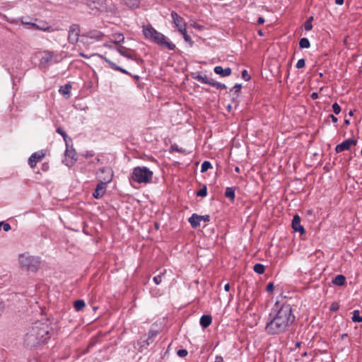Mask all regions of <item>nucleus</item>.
Instances as JSON below:
<instances>
[{
  "label": "nucleus",
  "mask_w": 362,
  "mask_h": 362,
  "mask_svg": "<svg viewBox=\"0 0 362 362\" xmlns=\"http://www.w3.org/2000/svg\"><path fill=\"white\" fill-rule=\"evenodd\" d=\"M209 82L210 83H208V84L212 86L213 87H214V84L217 83V81H215L214 79H212L211 78H209Z\"/></svg>",
  "instance_id": "603ef678"
},
{
  "label": "nucleus",
  "mask_w": 362,
  "mask_h": 362,
  "mask_svg": "<svg viewBox=\"0 0 362 362\" xmlns=\"http://www.w3.org/2000/svg\"><path fill=\"white\" fill-rule=\"evenodd\" d=\"M332 110L336 115L339 114L341 112V107L337 103H334L332 105Z\"/></svg>",
  "instance_id": "f704fd0d"
},
{
  "label": "nucleus",
  "mask_w": 362,
  "mask_h": 362,
  "mask_svg": "<svg viewBox=\"0 0 362 362\" xmlns=\"http://www.w3.org/2000/svg\"><path fill=\"white\" fill-rule=\"evenodd\" d=\"M347 336H348V335H347V334H341V339H344V338H346Z\"/></svg>",
  "instance_id": "052dcab7"
},
{
  "label": "nucleus",
  "mask_w": 362,
  "mask_h": 362,
  "mask_svg": "<svg viewBox=\"0 0 362 362\" xmlns=\"http://www.w3.org/2000/svg\"><path fill=\"white\" fill-rule=\"evenodd\" d=\"M295 320L291 306L284 304L269 314L265 330L269 334L285 332Z\"/></svg>",
  "instance_id": "f257e3e1"
},
{
  "label": "nucleus",
  "mask_w": 362,
  "mask_h": 362,
  "mask_svg": "<svg viewBox=\"0 0 362 362\" xmlns=\"http://www.w3.org/2000/svg\"><path fill=\"white\" fill-rule=\"evenodd\" d=\"M329 117L332 119V121L334 122V123H336L337 122V118L332 115H329Z\"/></svg>",
  "instance_id": "3c124183"
},
{
  "label": "nucleus",
  "mask_w": 362,
  "mask_h": 362,
  "mask_svg": "<svg viewBox=\"0 0 362 362\" xmlns=\"http://www.w3.org/2000/svg\"><path fill=\"white\" fill-rule=\"evenodd\" d=\"M274 289V284L272 283H269L267 286V291L268 292L272 291Z\"/></svg>",
  "instance_id": "c03bdc74"
},
{
  "label": "nucleus",
  "mask_w": 362,
  "mask_h": 362,
  "mask_svg": "<svg viewBox=\"0 0 362 362\" xmlns=\"http://www.w3.org/2000/svg\"><path fill=\"white\" fill-rule=\"evenodd\" d=\"M104 36L105 33L93 30L81 34L79 35V40L84 44H93L96 41L101 40Z\"/></svg>",
  "instance_id": "39448f33"
},
{
  "label": "nucleus",
  "mask_w": 362,
  "mask_h": 362,
  "mask_svg": "<svg viewBox=\"0 0 362 362\" xmlns=\"http://www.w3.org/2000/svg\"><path fill=\"white\" fill-rule=\"evenodd\" d=\"M214 87H216L217 88L220 89H226V86L225 84H223L221 83L217 82L216 83L214 84Z\"/></svg>",
  "instance_id": "ea45409f"
},
{
  "label": "nucleus",
  "mask_w": 362,
  "mask_h": 362,
  "mask_svg": "<svg viewBox=\"0 0 362 362\" xmlns=\"http://www.w3.org/2000/svg\"><path fill=\"white\" fill-rule=\"evenodd\" d=\"M202 221L204 222L209 221V216H199L196 214H193L189 218V222L194 228H197L200 225V222Z\"/></svg>",
  "instance_id": "1a4fd4ad"
},
{
  "label": "nucleus",
  "mask_w": 362,
  "mask_h": 362,
  "mask_svg": "<svg viewBox=\"0 0 362 362\" xmlns=\"http://www.w3.org/2000/svg\"><path fill=\"white\" fill-rule=\"evenodd\" d=\"M258 34H259V35H263L262 31L261 30H258Z\"/></svg>",
  "instance_id": "0e129e2a"
},
{
  "label": "nucleus",
  "mask_w": 362,
  "mask_h": 362,
  "mask_svg": "<svg viewBox=\"0 0 362 362\" xmlns=\"http://www.w3.org/2000/svg\"><path fill=\"white\" fill-rule=\"evenodd\" d=\"M171 16L173 18V23H180L181 21H182V18L179 16L175 11L171 12Z\"/></svg>",
  "instance_id": "7c9ffc66"
},
{
  "label": "nucleus",
  "mask_w": 362,
  "mask_h": 362,
  "mask_svg": "<svg viewBox=\"0 0 362 362\" xmlns=\"http://www.w3.org/2000/svg\"><path fill=\"white\" fill-rule=\"evenodd\" d=\"M212 165L209 161L205 160L202 163L201 167V172L204 173L206 172L209 169L211 168Z\"/></svg>",
  "instance_id": "cd10ccee"
},
{
  "label": "nucleus",
  "mask_w": 362,
  "mask_h": 362,
  "mask_svg": "<svg viewBox=\"0 0 362 362\" xmlns=\"http://www.w3.org/2000/svg\"><path fill=\"white\" fill-rule=\"evenodd\" d=\"M153 342V340L148 339V337L146 339H141L139 344H141V346H146Z\"/></svg>",
  "instance_id": "72a5a7b5"
},
{
  "label": "nucleus",
  "mask_w": 362,
  "mask_h": 362,
  "mask_svg": "<svg viewBox=\"0 0 362 362\" xmlns=\"http://www.w3.org/2000/svg\"><path fill=\"white\" fill-rule=\"evenodd\" d=\"M140 0H124V4L131 8H137Z\"/></svg>",
  "instance_id": "4be33fe9"
},
{
  "label": "nucleus",
  "mask_w": 362,
  "mask_h": 362,
  "mask_svg": "<svg viewBox=\"0 0 362 362\" xmlns=\"http://www.w3.org/2000/svg\"><path fill=\"white\" fill-rule=\"evenodd\" d=\"M313 20V17H310L306 21L305 23H311V21Z\"/></svg>",
  "instance_id": "bf43d9fd"
},
{
  "label": "nucleus",
  "mask_w": 362,
  "mask_h": 362,
  "mask_svg": "<svg viewBox=\"0 0 362 362\" xmlns=\"http://www.w3.org/2000/svg\"><path fill=\"white\" fill-rule=\"evenodd\" d=\"M212 321V318L210 315H202L200 318V325L203 328L208 327Z\"/></svg>",
  "instance_id": "f3484780"
},
{
  "label": "nucleus",
  "mask_w": 362,
  "mask_h": 362,
  "mask_svg": "<svg viewBox=\"0 0 362 362\" xmlns=\"http://www.w3.org/2000/svg\"><path fill=\"white\" fill-rule=\"evenodd\" d=\"M0 223H1V227H3L4 231L7 232L11 230V226L8 223L4 221L0 222Z\"/></svg>",
  "instance_id": "58836bf2"
},
{
  "label": "nucleus",
  "mask_w": 362,
  "mask_h": 362,
  "mask_svg": "<svg viewBox=\"0 0 362 362\" xmlns=\"http://www.w3.org/2000/svg\"><path fill=\"white\" fill-rule=\"evenodd\" d=\"M98 54H92V55H90V56H88L87 54H84V53H83V52H81V53L79 54V55H80V56H81V57H84V58H86V59H89L90 57H93V56H98Z\"/></svg>",
  "instance_id": "a18cd8bd"
},
{
  "label": "nucleus",
  "mask_w": 362,
  "mask_h": 362,
  "mask_svg": "<svg viewBox=\"0 0 362 362\" xmlns=\"http://www.w3.org/2000/svg\"><path fill=\"white\" fill-rule=\"evenodd\" d=\"M345 124H349V120H347V119H346V120H345Z\"/></svg>",
  "instance_id": "69168bd1"
},
{
  "label": "nucleus",
  "mask_w": 362,
  "mask_h": 362,
  "mask_svg": "<svg viewBox=\"0 0 362 362\" xmlns=\"http://www.w3.org/2000/svg\"><path fill=\"white\" fill-rule=\"evenodd\" d=\"M242 77L246 81L250 79V76L248 75V73L246 70H243L242 71Z\"/></svg>",
  "instance_id": "79ce46f5"
},
{
  "label": "nucleus",
  "mask_w": 362,
  "mask_h": 362,
  "mask_svg": "<svg viewBox=\"0 0 362 362\" xmlns=\"http://www.w3.org/2000/svg\"><path fill=\"white\" fill-rule=\"evenodd\" d=\"M163 275V274H161L153 277V280L156 285H158L161 283Z\"/></svg>",
  "instance_id": "c9c22d12"
},
{
  "label": "nucleus",
  "mask_w": 362,
  "mask_h": 362,
  "mask_svg": "<svg viewBox=\"0 0 362 362\" xmlns=\"http://www.w3.org/2000/svg\"><path fill=\"white\" fill-rule=\"evenodd\" d=\"M311 97L313 99H316L317 98V93H313L312 95H311Z\"/></svg>",
  "instance_id": "13d9d810"
},
{
  "label": "nucleus",
  "mask_w": 362,
  "mask_h": 362,
  "mask_svg": "<svg viewBox=\"0 0 362 362\" xmlns=\"http://www.w3.org/2000/svg\"><path fill=\"white\" fill-rule=\"evenodd\" d=\"M156 335V332H150L148 333V339L153 340V338Z\"/></svg>",
  "instance_id": "49530a36"
},
{
  "label": "nucleus",
  "mask_w": 362,
  "mask_h": 362,
  "mask_svg": "<svg viewBox=\"0 0 362 362\" xmlns=\"http://www.w3.org/2000/svg\"><path fill=\"white\" fill-rule=\"evenodd\" d=\"M194 28H196L197 30H201L203 26L200 24L196 23V24H194Z\"/></svg>",
  "instance_id": "8fccbe9b"
},
{
  "label": "nucleus",
  "mask_w": 362,
  "mask_h": 362,
  "mask_svg": "<svg viewBox=\"0 0 362 362\" xmlns=\"http://www.w3.org/2000/svg\"><path fill=\"white\" fill-rule=\"evenodd\" d=\"M235 88H237V89H240L241 88V86L239 85V84H236L235 86H234Z\"/></svg>",
  "instance_id": "680f3d73"
},
{
  "label": "nucleus",
  "mask_w": 362,
  "mask_h": 362,
  "mask_svg": "<svg viewBox=\"0 0 362 362\" xmlns=\"http://www.w3.org/2000/svg\"><path fill=\"white\" fill-rule=\"evenodd\" d=\"M33 335H35L39 342H45L48 339L49 330L47 325L37 323L33 328Z\"/></svg>",
  "instance_id": "423d86ee"
},
{
  "label": "nucleus",
  "mask_w": 362,
  "mask_h": 362,
  "mask_svg": "<svg viewBox=\"0 0 362 362\" xmlns=\"http://www.w3.org/2000/svg\"><path fill=\"white\" fill-rule=\"evenodd\" d=\"M86 306V303L83 300H77L74 303V307L76 311L82 310Z\"/></svg>",
  "instance_id": "aec40b11"
},
{
  "label": "nucleus",
  "mask_w": 362,
  "mask_h": 362,
  "mask_svg": "<svg viewBox=\"0 0 362 362\" xmlns=\"http://www.w3.org/2000/svg\"><path fill=\"white\" fill-rule=\"evenodd\" d=\"M85 156H86V157H87V158H88V157H92V156H93V153L92 152H89V151H88V152H86V153L85 154Z\"/></svg>",
  "instance_id": "5fc2aeb1"
},
{
  "label": "nucleus",
  "mask_w": 362,
  "mask_h": 362,
  "mask_svg": "<svg viewBox=\"0 0 362 362\" xmlns=\"http://www.w3.org/2000/svg\"><path fill=\"white\" fill-rule=\"evenodd\" d=\"M207 194V190H206V187L204 186L203 188H202L201 189H199L197 193V195L198 197H206Z\"/></svg>",
  "instance_id": "473e14b6"
},
{
  "label": "nucleus",
  "mask_w": 362,
  "mask_h": 362,
  "mask_svg": "<svg viewBox=\"0 0 362 362\" xmlns=\"http://www.w3.org/2000/svg\"><path fill=\"white\" fill-rule=\"evenodd\" d=\"M188 352L186 349H179L177 352V356L180 357H185L187 355Z\"/></svg>",
  "instance_id": "4c0bfd02"
},
{
  "label": "nucleus",
  "mask_w": 362,
  "mask_h": 362,
  "mask_svg": "<svg viewBox=\"0 0 362 362\" xmlns=\"http://www.w3.org/2000/svg\"><path fill=\"white\" fill-rule=\"evenodd\" d=\"M214 362H223V358L220 356H216Z\"/></svg>",
  "instance_id": "09e8293b"
},
{
  "label": "nucleus",
  "mask_w": 362,
  "mask_h": 362,
  "mask_svg": "<svg viewBox=\"0 0 362 362\" xmlns=\"http://www.w3.org/2000/svg\"><path fill=\"white\" fill-rule=\"evenodd\" d=\"M71 89V86L69 83L65 84L60 87L59 92L63 95H66V98H69L70 95V92Z\"/></svg>",
  "instance_id": "a211bd4d"
},
{
  "label": "nucleus",
  "mask_w": 362,
  "mask_h": 362,
  "mask_svg": "<svg viewBox=\"0 0 362 362\" xmlns=\"http://www.w3.org/2000/svg\"><path fill=\"white\" fill-rule=\"evenodd\" d=\"M313 28V24H305V30L307 31H309L312 30Z\"/></svg>",
  "instance_id": "de8ad7c7"
},
{
  "label": "nucleus",
  "mask_w": 362,
  "mask_h": 362,
  "mask_svg": "<svg viewBox=\"0 0 362 362\" xmlns=\"http://www.w3.org/2000/svg\"><path fill=\"white\" fill-rule=\"evenodd\" d=\"M195 78L202 83H205V84H208V83H210L209 82V77H207L206 75H198L195 77Z\"/></svg>",
  "instance_id": "bb28decb"
},
{
  "label": "nucleus",
  "mask_w": 362,
  "mask_h": 362,
  "mask_svg": "<svg viewBox=\"0 0 362 362\" xmlns=\"http://www.w3.org/2000/svg\"><path fill=\"white\" fill-rule=\"evenodd\" d=\"M112 37H113L112 40L115 44H119L120 42H122L124 40V37L121 33H116V34L113 35Z\"/></svg>",
  "instance_id": "a878e982"
},
{
  "label": "nucleus",
  "mask_w": 362,
  "mask_h": 362,
  "mask_svg": "<svg viewBox=\"0 0 362 362\" xmlns=\"http://www.w3.org/2000/svg\"><path fill=\"white\" fill-rule=\"evenodd\" d=\"M142 32L147 40L156 43L160 47L169 50H174L176 47L174 43L163 34L158 32L151 24H144L142 26Z\"/></svg>",
  "instance_id": "f03ea898"
},
{
  "label": "nucleus",
  "mask_w": 362,
  "mask_h": 362,
  "mask_svg": "<svg viewBox=\"0 0 362 362\" xmlns=\"http://www.w3.org/2000/svg\"><path fill=\"white\" fill-rule=\"evenodd\" d=\"M77 160L76 153V151L72 148H69L67 146L65 151V159L64 163L67 166L73 165Z\"/></svg>",
  "instance_id": "6e6552de"
},
{
  "label": "nucleus",
  "mask_w": 362,
  "mask_h": 362,
  "mask_svg": "<svg viewBox=\"0 0 362 362\" xmlns=\"http://www.w3.org/2000/svg\"><path fill=\"white\" fill-rule=\"evenodd\" d=\"M153 173L146 166H137L133 168L129 180L138 184H148L152 181Z\"/></svg>",
  "instance_id": "7ed1b4c3"
},
{
  "label": "nucleus",
  "mask_w": 362,
  "mask_h": 362,
  "mask_svg": "<svg viewBox=\"0 0 362 362\" xmlns=\"http://www.w3.org/2000/svg\"><path fill=\"white\" fill-rule=\"evenodd\" d=\"M57 132L59 133V134H61L63 136L64 139L66 141V137L67 135H66V132L62 128H59V127L57 128Z\"/></svg>",
  "instance_id": "a19ab883"
},
{
  "label": "nucleus",
  "mask_w": 362,
  "mask_h": 362,
  "mask_svg": "<svg viewBox=\"0 0 362 362\" xmlns=\"http://www.w3.org/2000/svg\"><path fill=\"white\" fill-rule=\"evenodd\" d=\"M305 62L304 59H300L296 63V68L302 69L305 66Z\"/></svg>",
  "instance_id": "e433bc0d"
},
{
  "label": "nucleus",
  "mask_w": 362,
  "mask_h": 362,
  "mask_svg": "<svg viewBox=\"0 0 362 362\" xmlns=\"http://www.w3.org/2000/svg\"><path fill=\"white\" fill-rule=\"evenodd\" d=\"M339 305L336 303H334L331 305L330 310L332 311H337L339 309Z\"/></svg>",
  "instance_id": "37998d69"
},
{
  "label": "nucleus",
  "mask_w": 362,
  "mask_h": 362,
  "mask_svg": "<svg viewBox=\"0 0 362 362\" xmlns=\"http://www.w3.org/2000/svg\"><path fill=\"white\" fill-rule=\"evenodd\" d=\"M335 3L338 5H342L344 3V0H335Z\"/></svg>",
  "instance_id": "6e6d98bb"
},
{
  "label": "nucleus",
  "mask_w": 362,
  "mask_h": 362,
  "mask_svg": "<svg viewBox=\"0 0 362 362\" xmlns=\"http://www.w3.org/2000/svg\"><path fill=\"white\" fill-rule=\"evenodd\" d=\"M117 52L122 56L127 57V58H129V59H131V56L129 54H128L126 52V48L124 47H119L117 49Z\"/></svg>",
  "instance_id": "c756f323"
},
{
  "label": "nucleus",
  "mask_w": 362,
  "mask_h": 362,
  "mask_svg": "<svg viewBox=\"0 0 362 362\" xmlns=\"http://www.w3.org/2000/svg\"><path fill=\"white\" fill-rule=\"evenodd\" d=\"M28 25H30V27L29 28H36L37 29L42 30L43 31H46L49 29V28L48 26H40L37 24H28Z\"/></svg>",
  "instance_id": "2f4dec72"
},
{
  "label": "nucleus",
  "mask_w": 362,
  "mask_h": 362,
  "mask_svg": "<svg viewBox=\"0 0 362 362\" xmlns=\"http://www.w3.org/2000/svg\"><path fill=\"white\" fill-rule=\"evenodd\" d=\"M257 23H264V19L262 17H259Z\"/></svg>",
  "instance_id": "4d7b16f0"
},
{
  "label": "nucleus",
  "mask_w": 362,
  "mask_h": 362,
  "mask_svg": "<svg viewBox=\"0 0 362 362\" xmlns=\"http://www.w3.org/2000/svg\"><path fill=\"white\" fill-rule=\"evenodd\" d=\"M98 57H100L101 59H104V60H105V62L106 63H107V64H109V66H110L112 69H115V70H116V71H120V72H122V73H123V74H129V72H128L127 70H125V69H122V67H120V66H117L116 64H115L114 62H112V61H110V60L109 59H107L106 57H105V56H103V55H102V54H98Z\"/></svg>",
  "instance_id": "4468645a"
},
{
  "label": "nucleus",
  "mask_w": 362,
  "mask_h": 362,
  "mask_svg": "<svg viewBox=\"0 0 362 362\" xmlns=\"http://www.w3.org/2000/svg\"><path fill=\"white\" fill-rule=\"evenodd\" d=\"M235 172L239 173V172H240V168H239V167H236V168H235Z\"/></svg>",
  "instance_id": "e2e57ef3"
},
{
  "label": "nucleus",
  "mask_w": 362,
  "mask_h": 362,
  "mask_svg": "<svg viewBox=\"0 0 362 362\" xmlns=\"http://www.w3.org/2000/svg\"><path fill=\"white\" fill-rule=\"evenodd\" d=\"M107 185L105 182H100L97 185L96 188L93 193V196L95 199L101 198L105 193Z\"/></svg>",
  "instance_id": "f8f14e48"
},
{
  "label": "nucleus",
  "mask_w": 362,
  "mask_h": 362,
  "mask_svg": "<svg viewBox=\"0 0 362 362\" xmlns=\"http://www.w3.org/2000/svg\"><path fill=\"white\" fill-rule=\"evenodd\" d=\"M299 46L302 49H308L310 47V44L308 38L303 37L299 41Z\"/></svg>",
  "instance_id": "5701e85b"
},
{
  "label": "nucleus",
  "mask_w": 362,
  "mask_h": 362,
  "mask_svg": "<svg viewBox=\"0 0 362 362\" xmlns=\"http://www.w3.org/2000/svg\"><path fill=\"white\" fill-rule=\"evenodd\" d=\"M180 33L183 35L184 39L187 42H192L190 36L187 33L186 24H175Z\"/></svg>",
  "instance_id": "dca6fc26"
},
{
  "label": "nucleus",
  "mask_w": 362,
  "mask_h": 362,
  "mask_svg": "<svg viewBox=\"0 0 362 362\" xmlns=\"http://www.w3.org/2000/svg\"><path fill=\"white\" fill-rule=\"evenodd\" d=\"M45 156V153L43 152H35L33 153L28 159V163L30 166L33 168L35 166L36 163L40 161Z\"/></svg>",
  "instance_id": "ddd939ff"
},
{
  "label": "nucleus",
  "mask_w": 362,
  "mask_h": 362,
  "mask_svg": "<svg viewBox=\"0 0 362 362\" xmlns=\"http://www.w3.org/2000/svg\"><path fill=\"white\" fill-rule=\"evenodd\" d=\"M113 177V171L109 167L100 168L97 172V179L100 182H105V185L110 183Z\"/></svg>",
  "instance_id": "0eeeda50"
},
{
  "label": "nucleus",
  "mask_w": 362,
  "mask_h": 362,
  "mask_svg": "<svg viewBox=\"0 0 362 362\" xmlns=\"http://www.w3.org/2000/svg\"><path fill=\"white\" fill-rule=\"evenodd\" d=\"M346 282V279L343 275H337L333 280L332 283L337 286H343Z\"/></svg>",
  "instance_id": "6ab92c4d"
},
{
  "label": "nucleus",
  "mask_w": 362,
  "mask_h": 362,
  "mask_svg": "<svg viewBox=\"0 0 362 362\" xmlns=\"http://www.w3.org/2000/svg\"><path fill=\"white\" fill-rule=\"evenodd\" d=\"M18 262L19 267L27 271H35L40 264L39 257L30 255L28 252L19 255Z\"/></svg>",
  "instance_id": "20e7f679"
},
{
  "label": "nucleus",
  "mask_w": 362,
  "mask_h": 362,
  "mask_svg": "<svg viewBox=\"0 0 362 362\" xmlns=\"http://www.w3.org/2000/svg\"><path fill=\"white\" fill-rule=\"evenodd\" d=\"M53 55L49 52H45L44 56L41 59L42 64H48L52 61Z\"/></svg>",
  "instance_id": "412c9836"
},
{
  "label": "nucleus",
  "mask_w": 362,
  "mask_h": 362,
  "mask_svg": "<svg viewBox=\"0 0 362 362\" xmlns=\"http://www.w3.org/2000/svg\"><path fill=\"white\" fill-rule=\"evenodd\" d=\"M292 228L295 232H299L301 235L305 233L303 226L300 224V218L298 214L293 218Z\"/></svg>",
  "instance_id": "9b49d317"
},
{
  "label": "nucleus",
  "mask_w": 362,
  "mask_h": 362,
  "mask_svg": "<svg viewBox=\"0 0 362 362\" xmlns=\"http://www.w3.org/2000/svg\"><path fill=\"white\" fill-rule=\"evenodd\" d=\"M254 271L258 274H262L264 272V266L262 264L257 263L254 265Z\"/></svg>",
  "instance_id": "393cba45"
},
{
  "label": "nucleus",
  "mask_w": 362,
  "mask_h": 362,
  "mask_svg": "<svg viewBox=\"0 0 362 362\" xmlns=\"http://www.w3.org/2000/svg\"><path fill=\"white\" fill-rule=\"evenodd\" d=\"M356 144V140L351 139H346V140L344 141L343 142H341V144H338L335 147V151L337 153H340L344 151L349 150L351 146H352V145L354 146Z\"/></svg>",
  "instance_id": "9d476101"
},
{
  "label": "nucleus",
  "mask_w": 362,
  "mask_h": 362,
  "mask_svg": "<svg viewBox=\"0 0 362 362\" xmlns=\"http://www.w3.org/2000/svg\"><path fill=\"white\" fill-rule=\"evenodd\" d=\"M214 72L216 74H218L223 77L228 76L231 74V69L227 67L226 69H223L221 66H217L214 68Z\"/></svg>",
  "instance_id": "2eb2a0df"
},
{
  "label": "nucleus",
  "mask_w": 362,
  "mask_h": 362,
  "mask_svg": "<svg viewBox=\"0 0 362 362\" xmlns=\"http://www.w3.org/2000/svg\"><path fill=\"white\" fill-rule=\"evenodd\" d=\"M224 290L226 291H229L230 290V284H226L225 286H224Z\"/></svg>",
  "instance_id": "864d4df0"
},
{
  "label": "nucleus",
  "mask_w": 362,
  "mask_h": 362,
  "mask_svg": "<svg viewBox=\"0 0 362 362\" xmlns=\"http://www.w3.org/2000/svg\"><path fill=\"white\" fill-rule=\"evenodd\" d=\"M225 196L231 200L235 199V189L233 187H227L225 192Z\"/></svg>",
  "instance_id": "b1692460"
},
{
  "label": "nucleus",
  "mask_w": 362,
  "mask_h": 362,
  "mask_svg": "<svg viewBox=\"0 0 362 362\" xmlns=\"http://www.w3.org/2000/svg\"><path fill=\"white\" fill-rule=\"evenodd\" d=\"M352 320L354 322H362V317H361L360 312L358 310H354L353 312Z\"/></svg>",
  "instance_id": "c85d7f7f"
}]
</instances>
